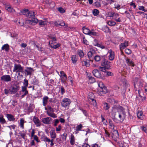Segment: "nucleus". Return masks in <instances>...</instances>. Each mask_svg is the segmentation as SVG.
<instances>
[{"label": "nucleus", "instance_id": "c03bdc74", "mask_svg": "<svg viewBox=\"0 0 147 147\" xmlns=\"http://www.w3.org/2000/svg\"><path fill=\"white\" fill-rule=\"evenodd\" d=\"M83 33L86 34L88 35L90 32V30L86 28H83Z\"/></svg>", "mask_w": 147, "mask_h": 147}, {"label": "nucleus", "instance_id": "de8ad7c7", "mask_svg": "<svg viewBox=\"0 0 147 147\" xmlns=\"http://www.w3.org/2000/svg\"><path fill=\"white\" fill-rule=\"evenodd\" d=\"M78 53L79 56L81 58L83 57L84 55V53L83 51L81 50H78Z\"/></svg>", "mask_w": 147, "mask_h": 147}, {"label": "nucleus", "instance_id": "c9c22d12", "mask_svg": "<svg viewBox=\"0 0 147 147\" xmlns=\"http://www.w3.org/2000/svg\"><path fill=\"white\" fill-rule=\"evenodd\" d=\"M29 11L28 9H25L23 10L22 11H21V13L26 16V17L27 16V14L29 12Z\"/></svg>", "mask_w": 147, "mask_h": 147}, {"label": "nucleus", "instance_id": "a878e982", "mask_svg": "<svg viewBox=\"0 0 147 147\" xmlns=\"http://www.w3.org/2000/svg\"><path fill=\"white\" fill-rule=\"evenodd\" d=\"M70 139V144L72 145H74L75 143V138L73 135L71 134V135Z\"/></svg>", "mask_w": 147, "mask_h": 147}, {"label": "nucleus", "instance_id": "9d476101", "mask_svg": "<svg viewBox=\"0 0 147 147\" xmlns=\"http://www.w3.org/2000/svg\"><path fill=\"white\" fill-rule=\"evenodd\" d=\"M31 19V20H27L26 23L28 24L34 25H35L38 22V19L34 17L32 18Z\"/></svg>", "mask_w": 147, "mask_h": 147}, {"label": "nucleus", "instance_id": "6e6d98bb", "mask_svg": "<svg viewBox=\"0 0 147 147\" xmlns=\"http://www.w3.org/2000/svg\"><path fill=\"white\" fill-rule=\"evenodd\" d=\"M82 127V124H80L79 125H78L76 127V130L77 131H80Z\"/></svg>", "mask_w": 147, "mask_h": 147}, {"label": "nucleus", "instance_id": "0e129e2a", "mask_svg": "<svg viewBox=\"0 0 147 147\" xmlns=\"http://www.w3.org/2000/svg\"><path fill=\"white\" fill-rule=\"evenodd\" d=\"M88 77L90 81H91L90 82H95V80L94 78L92 76H89Z\"/></svg>", "mask_w": 147, "mask_h": 147}, {"label": "nucleus", "instance_id": "bf43d9fd", "mask_svg": "<svg viewBox=\"0 0 147 147\" xmlns=\"http://www.w3.org/2000/svg\"><path fill=\"white\" fill-rule=\"evenodd\" d=\"M115 13L114 12H109L108 15L109 17H113L114 16Z\"/></svg>", "mask_w": 147, "mask_h": 147}, {"label": "nucleus", "instance_id": "cd10ccee", "mask_svg": "<svg viewBox=\"0 0 147 147\" xmlns=\"http://www.w3.org/2000/svg\"><path fill=\"white\" fill-rule=\"evenodd\" d=\"M9 49V45L7 44L4 45L1 48L2 50H5L6 51H8Z\"/></svg>", "mask_w": 147, "mask_h": 147}, {"label": "nucleus", "instance_id": "ddd939ff", "mask_svg": "<svg viewBox=\"0 0 147 147\" xmlns=\"http://www.w3.org/2000/svg\"><path fill=\"white\" fill-rule=\"evenodd\" d=\"M20 93L21 94H22L21 96L22 98L24 97L26 95L28 94V92L27 90V88L23 87L22 88V90L20 92Z\"/></svg>", "mask_w": 147, "mask_h": 147}, {"label": "nucleus", "instance_id": "393cba45", "mask_svg": "<svg viewBox=\"0 0 147 147\" xmlns=\"http://www.w3.org/2000/svg\"><path fill=\"white\" fill-rule=\"evenodd\" d=\"M51 138L52 139H55L56 137V134L54 130H51L50 131Z\"/></svg>", "mask_w": 147, "mask_h": 147}, {"label": "nucleus", "instance_id": "f8f14e48", "mask_svg": "<svg viewBox=\"0 0 147 147\" xmlns=\"http://www.w3.org/2000/svg\"><path fill=\"white\" fill-rule=\"evenodd\" d=\"M128 45V42L125 41L124 42L121 43L119 45L120 49L121 51L124 49Z\"/></svg>", "mask_w": 147, "mask_h": 147}, {"label": "nucleus", "instance_id": "69168bd1", "mask_svg": "<svg viewBox=\"0 0 147 147\" xmlns=\"http://www.w3.org/2000/svg\"><path fill=\"white\" fill-rule=\"evenodd\" d=\"M58 10L61 13H63L65 12V10L62 7L59 8Z\"/></svg>", "mask_w": 147, "mask_h": 147}, {"label": "nucleus", "instance_id": "412c9836", "mask_svg": "<svg viewBox=\"0 0 147 147\" xmlns=\"http://www.w3.org/2000/svg\"><path fill=\"white\" fill-rule=\"evenodd\" d=\"M6 116L8 120L10 121H13L15 120L14 116L11 114H7Z\"/></svg>", "mask_w": 147, "mask_h": 147}, {"label": "nucleus", "instance_id": "79ce46f5", "mask_svg": "<svg viewBox=\"0 0 147 147\" xmlns=\"http://www.w3.org/2000/svg\"><path fill=\"white\" fill-rule=\"evenodd\" d=\"M96 42V44H95L94 43V45L95 46H97L98 47H100V48H101L102 49H104L105 48V46L98 44L97 42V41L96 40V39L94 40V42Z\"/></svg>", "mask_w": 147, "mask_h": 147}, {"label": "nucleus", "instance_id": "4d7b16f0", "mask_svg": "<svg viewBox=\"0 0 147 147\" xmlns=\"http://www.w3.org/2000/svg\"><path fill=\"white\" fill-rule=\"evenodd\" d=\"M60 74L61 75H59L60 76V77H61V78L67 77L66 75L64 73V72L63 71H61L60 72Z\"/></svg>", "mask_w": 147, "mask_h": 147}, {"label": "nucleus", "instance_id": "49530a36", "mask_svg": "<svg viewBox=\"0 0 147 147\" xmlns=\"http://www.w3.org/2000/svg\"><path fill=\"white\" fill-rule=\"evenodd\" d=\"M102 30L105 32H109L110 30L107 26H106L102 28Z\"/></svg>", "mask_w": 147, "mask_h": 147}, {"label": "nucleus", "instance_id": "473e14b6", "mask_svg": "<svg viewBox=\"0 0 147 147\" xmlns=\"http://www.w3.org/2000/svg\"><path fill=\"white\" fill-rule=\"evenodd\" d=\"M119 136L118 132L117 130H114L113 131L112 135V137L114 138H117Z\"/></svg>", "mask_w": 147, "mask_h": 147}, {"label": "nucleus", "instance_id": "5fc2aeb1", "mask_svg": "<svg viewBox=\"0 0 147 147\" xmlns=\"http://www.w3.org/2000/svg\"><path fill=\"white\" fill-rule=\"evenodd\" d=\"M60 92L62 95L65 92V91L63 87L61 86L60 87V90H59Z\"/></svg>", "mask_w": 147, "mask_h": 147}, {"label": "nucleus", "instance_id": "c85d7f7f", "mask_svg": "<svg viewBox=\"0 0 147 147\" xmlns=\"http://www.w3.org/2000/svg\"><path fill=\"white\" fill-rule=\"evenodd\" d=\"M9 90L11 94H14L17 92L18 89L16 88L11 87L9 89Z\"/></svg>", "mask_w": 147, "mask_h": 147}, {"label": "nucleus", "instance_id": "338daca9", "mask_svg": "<svg viewBox=\"0 0 147 147\" xmlns=\"http://www.w3.org/2000/svg\"><path fill=\"white\" fill-rule=\"evenodd\" d=\"M34 140H35L37 142H39L40 140L38 139V138L37 136H35L34 137H33Z\"/></svg>", "mask_w": 147, "mask_h": 147}, {"label": "nucleus", "instance_id": "c756f323", "mask_svg": "<svg viewBox=\"0 0 147 147\" xmlns=\"http://www.w3.org/2000/svg\"><path fill=\"white\" fill-rule=\"evenodd\" d=\"M26 122L24 118H22L20 119V122L19 124L20 126V127L22 129H24V123Z\"/></svg>", "mask_w": 147, "mask_h": 147}, {"label": "nucleus", "instance_id": "bb28decb", "mask_svg": "<svg viewBox=\"0 0 147 147\" xmlns=\"http://www.w3.org/2000/svg\"><path fill=\"white\" fill-rule=\"evenodd\" d=\"M25 71L27 72V75H31L33 70L31 67H27V69Z\"/></svg>", "mask_w": 147, "mask_h": 147}, {"label": "nucleus", "instance_id": "5701e85b", "mask_svg": "<svg viewBox=\"0 0 147 147\" xmlns=\"http://www.w3.org/2000/svg\"><path fill=\"white\" fill-rule=\"evenodd\" d=\"M137 116L138 118L141 120H142L144 117L142 111H138L137 113Z\"/></svg>", "mask_w": 147, "mask_h": 147}, {"label": "nucleus", "instance_id": "f03ea898", "mask_svg": "<svg viewBox=\"0 0 147 147\" xmlns=\"http://www.w3.org/2000/svg\"><path fill=\"white\" fill-rule=\"evenodd\" d=\"M13 71L16 72H21L23 73L24 72V68L19 64H15L13 68Z\"/></svg>", "mask_w": 147, "mask_h": 147}, {"label": "nucleus", "instance_id": "a18cd8bd", "mask_svg": "<svg viewBox=\"0 0 147 147\" xmlns=\"http://www.w3.org/2000/svg\"><path fill=\"white\" fill-rule=\"evenodd\" d=\"M99 69L100 71L104 72H106V71L109 69L106 68V67L104 66L100 67H99Z\"/></svg>", "mask_w": 147, "mask_h": 147}, {"label": "nucleus", "instance_id": "4be33fe9", "mask_svg": "<svg viewBox=\"0 0 147 147\" xmlns=\"http://www.w3.org/2000/svg\"><path fill=\"white\" fill-rule=\"evenodd\" d=\"M113 19L117 22H120L121 21L120 17H119V15L117 13H115Z\"/></svg>", "mask_w": 147, "mask_h": 147}, {"label": "nucleus", "instance_id": "e2e57ef3", "mask_svg": "<svg viewBox=\"0 0 147 147\" xmlns=\"http://www.w3.org/2000/svg\"><path fill=\"white\" fill-rule=\"evenodd\" d=\"M93 54L92 52L91 51H89L88 52V56L89 58L91 57L92 56Z\"/></svg>", "mask_w": 147, "mask_h": 147}, {"label": "nucleus", "instance_id": "b1692460", "mask_svg": "<svg viewBox=\"0 0 147 147\" xmlns=\"http://www.w3.org/2000/svg\"><path fill=\"white\" fill-rule=\"evenodd\" d=\"M49 99V98L47 96H44L42 99L43 105L44 106H46L47 103Z\"/></svg>", "mask_w": 147, "mask_h": 147}, {"label": "nucleus", "instance_id": "20e7f679", "mask_svg": "<svg viewBox=\"0 0 147 147\" xmlns=\"http://www.w3.org/2000/svg\"><path fill=\"white\" fill-rule=\"evenodd\" d=\"M5 9L8 12H15V11L11 7L10 4L9 3H5L3 4Z\"/></svg>", "mask_w": 147, "mask_h": 147}, {"label": "nucleus", "instance_id": "2eb2a0df", "mask_svg": "<svg viewBox=\"0 0 147 147\" xmlns=\"http://www.w3.org/2000/svg\"><path fill=\"white\" fill-rule=\"evenodd\" d=\"M88 98L94 103V105L96 106V101L94 100V95L92 93H89L88 95Z\"/></svg>", "mask_w": 147, "mask_h": 147}, {"label": "nucleus", "instance_id": "1a4fd4ad", "mask_svg": "<svg viewBox=\"0 0 147 147\" xmlns=\"http://www.w3.org/2000/svg\"><path fill=\"white\" fill-rule=\"evenodd\" d=\"M1 80L2 81L8 82L11 81V78L9 75H5L1 77Z\"/></svg>", "mask_w": 147, "mask_h": 147}, {"label": "nucleus", "instance_id": "052dcab7", "mask_svg": "<svg viewBox=\"0 0 147 147\" xmlns=\"http://www.w3.org/2000/svg\"><path fill=\"white\" fill-rule=\"evenodd\" d=\"M101 118H102V122H103V123L105 125H107V121L106 120H105L103 117H102V115H101Z\"/></svg>", "mask_w": 147, "mask_h": 147}, {"label": "nucleus", "instance_id": "0eeeda50", "mask_svg": "<svg viewBox=\"0 0 147 147\" xmlns=\"http://www.w3.org/2000/svg\"><path fill=\"white\" fill-rule=\"evenodd\" d=\"M101 65L104 66L106 67V68L109 69L111 67L110 62L107 60L104 59L101 62Z\"/></svg>", "mask_w": 147, "mask_h": 147}, {"label": "nucleus", "instance_id": "423d86ee", "mask_svg": "<svg viewBox=\"0 0 147 147\" xmlns=\"http://www.w3.org/2000/svg\"><path fill=\"white\" fill-rule=\"evenodd\" d=\"M107 92L106 88H98L97 91V93L100 96L103 95Z\"/></svg>", "mask_w": 147, "mask_h": 147}, {"label": "nucleus", "instance_id": "9b49d317", "mask_svg": "<svg viewBox=\"0 0 147 147\" xmlns=\"http://www.w3.org/2000/svg\"><path fill=\"white\" fill-rule=\"evenodd\" d=\"M108 54H109L108 57L109 59L111 61H113L115 58L114 52L110 49L108 51Z\"/></svg>", "mask_w": 147, "mask_h": 147}, {"label": "nucleus", "instance_id": "09e8293b", "mask_svg": "<svg viewBox=\"0 0 147 147\" xmlns=\"http://www.w3.org/2000/svg\"><path fill=\"white\" fill-rule=\"evenodd\" d=\"M67 136V134L65 133H64L62 135V138L63 141L66 140Z\"/></svg>", "mask_w": 147, "mask_h": 147}, {"label": "nucleus", "instance_id": "864d4df0", "mask_svg": "<svg viewBox=\"0 0 147 147\" xmlns=\"http://www.w3.org/2000/svg\"><path fill=\"white\" fill-rule=\"evenodd\" d=\"M67 80V77H63L61 78V81L64 84H66V80Z\"/></svg>", "mask_w": 147, "mask_h": 147}, {"label": "nucleus", "instance_id": "f3484780", "mask_svg": "<svg viewBox=\"0 0 147 147\" xmlns=\"http://www.w3.org/2000/svg\"><path fill=\"white\" fill-rule=\"evenodd\" d=\"M48 23V22L46 18L39 20L38 21L39 24V25L42 26H44L45 25H47Z\"/></svg>", "mask_w": 147, "mask_h": 147}, {"label": "nucleus", "instance_id": "2f4dec72", "mask_svg": "<svg viewBox=\"0 0 147 147\" xmlns=\"http://www.w3.org/2000/svg\"><path fill=\"white\" fill-rule=\"evenodd\" d=\"M78 60L77 57L76 55H73L71 56V60L73 63H76Z\"/></svg>", "mask_w": 147, "mask_h": 147}, {"label": "nucleus", "instance_id": "13d9d810", "mask_svg": "<svg viewBox=\"0 0 147 147\" xmlns=\"http://www.w3.org/2000/svg\"><path fill=\"white\" fill-rule=\"evenodd\" d=\"M125 51L126 53L128 55L130 54L131 53V51L128 49H125Z\"/></svg>", "mask_w": 147, "mask_h": 147}, {"label": "nucleus", "instance_id": "603ef678", "mask_svg": "<svg viewBox=\"0 0 147 147\" xmlns=\"http://www.w3.org/2000/svg\"><path fill=\"white\" fill-rule=\"evenodd\" d=\"M92 13L93 14L94 16H96L98 14L99 11L97 9H94L93 10Z\"/></svg>", "mask_w": 147, "mask_h": 147}, {"label": "nucleus", "instance_id": "f704fd0d", "mask_svg": "<svg viewBox=\"0 0 147 147\" xmlns=\"http://www.w3.org/2000/svg\"><path fill=\"white\" fill-rule=\"evenodd\" d=\"M82 65L84 66H86L87 67L89 66L90 64L89 63V61L88 60H86L83 61L82 62Z\"/></svg>", "mask_w": 147, "mask_h": 147}, {"label": "nucleus", "instance_id": "6e6552de", "mask_svg": "<svg viewBox=\"0 0 147 147\" xmlns=\"http://www.w3.org/2000/svg\"><path fill=\"white\" fill-rule=\"evenodd\" d=\"M42 139L43 140L46 142L49 143L51 142L50 145L51 146H53L54 145V139H52L50 140L46 136H44L42 137Z\"/></svg>", "mask_w": 147, "mask_h": 147}, {"label": "nucleus", "instance_id": "6ab92c4d", "mask_svg": "<svg viewBox=\"0 0 147 147\" xmlns=\"http://www.w3.org/2000/svg\"><path fill=\"white\" fill-rule=\"evenodd\" d=\"M125 59L126 63L128 65L132 67H134L135 66V64H134V62L130 59L127 58Z\"/></svg>", "mask_w": 147, "mask_h": 147}, {"label": "nucleus", "instance_id": "680f3d73", "mask_svg": "<svg viewBox=\"0 0 147 147\" xmlns=\"http://www.w3.org/2000/svg\"><path fill=\"white\" fill-rule=\"evenodd\" d=\"M61 125H59L57 127H56V130L57 131H61Z\"/></svg>", "mask_w": 147, "mask_h": 147}, {"label": "nucleus", "instance_id": "37998d69", "mask_svg": "<svg viewBox=\"0 0 147 147\" xmlns=\"http://www.w3.org/2000/svg\"><path fill=\"white\" fill-rule=\"evenodd\" d=\"M110 107V106L107 103H105L103 105V108L105 110H107Z\"/></svg>", "mask_w": 147, "mask_h": 147}, {"label": "nucleus", "instance_id": "7c9ffc66", "mask_svg": "<svg viewBox=\"0 0 147 147\" xmlns=\"http://www.w3.org/2000/svg\"><path fill=\"white\" fill-rule=\"evenodd\" d=\"M97 33L96 32H95L94 30L92 29L91 30H90V32H89L88 35L90 36H97Z\"/></svg>", "mask_w": 147, "mask_h": 147}, {"label": "nucleus", "instance_id": "58836bf2", "mask_svg": "<svg viewBox=\"0 0 147 147\" xmlns=\"http://www.w3.org/2000/svg\"><path fill=\"white\" fill-rule=\"evenodd\" d=\"M6 122L5 119L3 118V115H0V123L2 124H4Z\"/></svg>", "mask_w": 147, "mask_h": 147}, {"label": "nucleus", "instance_id": "dca6fc26", "mask_svg": "<svg viewBox=\"0 0 147 147\" xmlns=\"http://www.w3.org/2000/svg\"><path fill=\"white\" fill-rule=\"evenodd\" d=\"M33 121L36 125V126L39 127L41 125V123L39 120L36 117H34L33 118Z\"/></svg>", "mask_w": 147, "mask_h": 147}, {"label": "nucleus", "instance_id": "a211bd4d", "mask_svg": "<svg viewBox=\"0 0 147 147\" xmlns=\"http://www.w3.org/2000/svg\"><path fill=\"white\" fill-rule=\"evenodd\" d=\"M93 75L97 78H100L101 77L100 73L97 69H94L92 71Z\"/></svg>", "mask_w": 147, "mask_h": 147}, {"label": "nucleus", "instance_id": "3c124183", "mask_svg": "<svg viewBox=\"0 0 147 147\" xmlns=\"http://www.w3.org/2000/svg\"><path fill=\"white\" fill-rule=\"evenodd\" d=\"M59 26H65V27H67V25L65 24V23L63 21H61L59 22Z\"/></svg>", "mask_w": 147, "mask_h": 147}, {"label": "nucleus", "instance_id": "a19ab883", "mask_svg": "<svg viewBox=\"0 0 147 147\" xmlns=\"http://www.w3.org/2000/svg\"><path fill=\"white\" fill-rule=\"evenodd\" d=\"M109 127L112 129H114V125L113 123V121L111 120H109Z\"/></svg>", "mask_w": 147, "mask_h": 147}, {"label": "nucleus", "instance_id": "774afa93", "mask_svg": "<svg viewBox=\"0 0 147 147\" xmlns=\"http://www.w3.org/2000/svg\"><path fill=\"white\" fill-rule=\"evenodd\" d=\"M33 83L35 85H38V81L36 79H34L33 81Z\"/></svg>", "mask_w": 147, "mask_h": 147}, {"label": "nucleus", "instance_id": "e433bc0d", "mask_svg": "<svg viewBox=\"0 0 147 147\" xmlns=\"http://www.w3.org/2000/svg\"><path fill=\"white\" fill-rule=\"evenodd\" d=\"M47 114L49 116L53 118L57 117L55 113L47 111Z\"/></svg>", "mask_w": 147, "mask_h": 147}, {"label": "nucleus", "instance_id": "39448f33", "mask_svg": "<svg viewBox=\"0 0 147 147\" xmlns=\"http://www.w3.org/2000/svg\"><path fill=\"white\" fill-rule=\"evenodd\" d=\"M71 102L70 100L68 98H64L61 102V105L63 107H66L68 106Z\"/></svg>", "mask_w": 147, "mask_h": 147}, {"label": "nucleus", "instance_id": "72a5a7b5", "mask_svg": "<svg viewBox=\"0 0 147 147\" xmlns=\"http://www.w3.org/2000/svg\"><path fill=\"white\" fill-rule=\"evenodd\" d=\"M101 58H102L103 59H104V56H100L99 55H96L94 57V60L98 62L100 61V60L101 59Z\"/></svg>", "mask_w": 147, "mask_h": 147}, {"label": "nucleus", "instance_id": "4468645a", "mask_svg": "<svg viewBox=\"0 0 147 147\" xmlns=\"http://www.w3.org/2000/svg\"><path fill=\"white\" fill-rule=\"evenodd\" d=\"M36 12L35 11H29L27 17L32 19L36 16Z\"/></svg>", "mask_w": 147, "mask_h": 147}, {"label": "nucleus", "instance_id": "ea45409f", "mask_svg": "<svg viewBox=\"0 0 147 147\" xmlns=\"http://www.w3.org/2000/svg\"><path fill=\"white\" fill-rule=\"evenodd\" d=\"M107 24L109 26H113L115 25L116 23L113 21H110L108 22Z\"/></svg>", "mask_w": 147, "mask_h": 147}, {"label": "nucleus", "instance_id": "4c0bfd02", "mask_svg": "<svg viewBox=\"0 0 147 147\" xmlns=\"http://www.w3.org/2000/svg\"><path fill=\"white\" fill-rule=\"evenodd\" d=\"M23 84L24 86H22V88L24 87L27 88L28 85V80L26 79H25L24 80Z\"/></svg>", "mask_w": 147, "mask_h": 147}, {"label": "nucleus", "instance_id": "aec40b11", "mask_svg": "<svg viewBox=\"0 0 147 147\" xmlns=\"http://www.w3.org/2000/svg\"><path fill=\"white\" fill-rule=\"evenodd\" d=\"M51 118L49 117H47L42 118V121L44 124H49L50 123Z\"/></svg>", "mask_w": 147, "mask_h": 147}, {"label": "nucleus", "instance_id": "8fccbe9b", "mask_svg": "<svg viewBox=\"0 0 147 147\" xmlns=\"http://www.w3.org/2000/svg\"><path fill=\"white\" fill-rule=\"evenodd\" d=\"M98 85L99 86L98 88H106L105 87L103 82H98Z\"/></svg>", "mask_w": 147, "mask_h": 147}, {"label": "nucleus", "instance_id": "7ed1b4c3", "mask_svg": "<svg viewBox=\"0 0 147 147\" xmlns=\"http://www.w3.org/2000/svg\"><path fill=\"white\" fill-rule=\"evenodd\" d=\"M50 38L51 40L49 41V43L51 47L54 49H56L60 46V44H57L56 45H52L53 42H56V39L55 37L53 36H51Z\"/></svg>", "mask_w": 147, "mask_h": 147}, {"label": "nucleus", "instance_id": "f257e3e1", "mask_svg": "<svg viewBox=\"0 0 147 147\" xmlns=\"http://www.w3.org/2000/svg\"><path fill=\"white\" fill-rule=\"evenodd\" d=\"M123 108L118 105H114L112 107V115L114 118V121L119 123L122 122L125 117V113Z\"/></svg>", "mask_w": 147, "mask_h": 147}]
</instances>
